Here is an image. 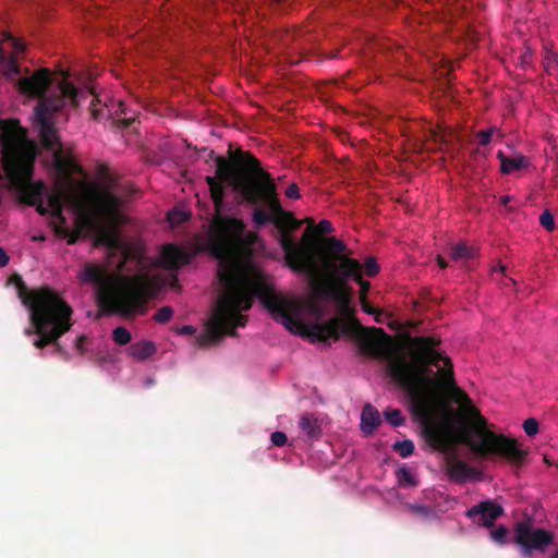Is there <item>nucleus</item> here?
I'll return each mask as SVG.
<instances>
[{
    "mask_svg": "<svg viewBox=\"0 0 558 558\" xmlns=\"http://www.w3.org/2000/svg\"><path fill=\"white\" fill-rule=\"evenodd\" d=\"M206 183L216 210L209 226L208 250L218 260L217 276L222 289L206 331L195 338L197 347L207 348L225 336H236L235 328L244 327L247 322L242 312L250 310L254 298H257L277 323L294 335L307 336L312 341H337L340 335H360L361 347L366 353L388 360L389 376L405 391L409 400H429V336L410 338L411 360H408L404 354L390 350V338L383 328L368 329L379 336V341L368 336L354 318L336 316L324 324H304L303 300L278 294L262 270L240 260L242 250L253 244L256 235L248 233L244 236L245 225L241 219L221 216L226 197L223 183L231 184L217 173L216 177H206Z\"/></svg>",
    "mask_w": 558,
    "mask_h": 558,
    "instance_id": "obj_1",
    "label": "nucleus"
},
{
    "mask_svg": "<svg viewBox=\"0 0 558 558\" xmlns=\"http://www.w3.org/2000/svg\"><path fill=\"white\" fill-rule=\"evenodd\" d=\"M228 160L223 156H217L214 150H208L207 160L215 161L219 178L228 181L246 203L256 206L252 217L255 226L275 225L284 253L288 243L296 248L308 250V246L298 244L290 235L291 231L301 227L302 221L282 208L274 180L262 168L260 161L252 153L242 149L232 151L230 148Z\"/></svg>",
    "mask_w": 558,
    "mask_h": 558,
    "instance_id": "obj_2",
    "label": "nucleus"
},
{
    "mask_svg": "<svg viewBox=\"0 0 558 558\" xmlns=\"http://www.w3.org/2000/svg\"><path fill=\"white\" fill-rule=\"evenodd\" d=\"M52 74L48 69H39L32 75L19 81V89L22 94L38 98L35 107V124L43 147L51 151L52 165L57 172L65 178L81 172L69 151H65L60 143L58 130L54 126V114L64 106L76 107L81 92L63 77L49 95L46 92L52 86Z\"/></svg>",
    "mask_w": 558,
    "mask_h": 558,
    "instance_id": "obj_3",
    "label": "nucleus"
},
{
    "mask_svg": "<svg viewBox=\"0 0 558 558\" xmlns=\"http://www.w3.org/2000/svg\"><path fill=\"white\" fill-rule=\"evenodd\" d=\"M286 263L293 271L307 277L310 286L320 296L333 300L341 306L349 304L348 279L338 272L342 253L347 251L343 241L335 236L325 238L315 255L311 248L301 250L286 244Z\"/></svg>",
    "mask_w": 558,
    "mask_h": 558,
    "instance_id": "obj_4",
    "label": "nucleus"
},
{
    "mask_svg": "<svg viewBox=\"0 0 558 558\" xmlns=\"http://www.w3.org/2000/svg\"><path fill=\"white\" fill-rule=\"evenodd\" d=\"M10 280L15 284L19 298L29 313L32 326L25 329V335L38 336L33 342L37 349L53 344L56 350H60L58 340L72 326V307L49 287L29 290L19 275L12 276Z\"/></svg>",
    "mask_w": 558,
    "mask_h": 558,
    "instance_id": "obj_5",
    "label": "nucleus"
},
{
    "mask_svg": "<svg viewBox=\"0 0 558 558\" xmlns=\"http://www.w3.org/2000/svg\"><path fill=\"white\" fill-rule=\"evenodd\" d=\"M81 280L98 287L97 303L107 313L130 315L144 311L150 284L146 276L112 277L102 267L87 264Z\"/></svg>",
    "mask_w": 558,
    "mask_h": 558,
    "instance_id": "obj_6",
    "label": "nucleus"
},
{
    "mask_svg": "<svg viewBox=\"0 0 558 558\" xmlns=\"http://www.w3.org/2000/svg\"><path fill=\"white\" fill-rule=\"evenodd\" d=\"M3 171L23 203L36 206L40 215L51 214L49 201L43 202L46 186L41 182H32V174L37 148L29 142L22 141L13 134L4 133L1 137Z\"/></svg>",
    "mask_w": 558,
    "mask_h": 558,
    "instance_id": "obj_7",
    "label": "nucleus"
},
{
    "mask_svg": "<svg viewBox=\"0 0 558 558\" xmlns=\"http://www.w3.org/2000/svg\"><path fill=\"white\" fill-rule=\"evenodd\" d=\"M513 532V541L524 557L531 556L532 551L545 553L555 539L553 532L534 527L530 520L517 522Z\"/></svg>",
    "mask_w": 558,
    "mask_h": 558,
    "instance_id": "obj_8",
    "label": "nucleus"
},
{
    "mask_svg": "<svg viewBox=\"0 0 558 558\" xmlns=\"http://www.w3.org/2000/svg\"><path fill=\"white\" fill-rule=\"evenodd\" d=\"M121 204V198L111 191H99L94 197L93 210L83 209L77 220L84 226L94 227L105 220L116 219L119 216Z\"/></svg>",
    "mask_w": 558,
    "mask_h": 558,
    "instance_id": "obj_9",
    "label": "nucleus"
},
{
    "mask_svg": "<svg viewBox=\"0 0 558 558\" xmlns=\"http://www.w3.org/2000/svg\"><path fill=\"white\" fill-rule=\"evenodd\" d=\"M2 38L9 49L0 44V70L5 76L13 78L20 74L16 57L26 50V45L9 32H3Z\"/></svg>",
    "mask_w": 558,
    "mask_h": 558,
    "instance_id": "obj_10",
    "label": "nucleus"
},
{
    "mask_svg": "<svg viewBox=\"0 0 558 558\" xmlns=\"http://www.w3.org/2000/svg\"><path fill=\"white\" fill-rule=\"evenodd\" d=\"M504 514V508L493 501L484 500L466 510L465 515L469 519L475 520L478 518L477 523L484 527H493L495 521Z\"/></svg>",
    "mask_w": 558,
    "mask_h": 558,
    "instance_id": "obj_11",
    "label": "nucleus"
},
{
    "mask_svg": "<svg viewBox=\"0 0 558 558\" xmlns=\"http://www.w3.org/2000/svg\"><path fill=\"white\" fill-rule=\"evenodd\" d=\"M62 193L58 192L49 195V205L51 207V216L58 221V226L54 227L56 234L59 238L66 239L68 244L72 245L76 243L81 230L71 231L65 227L66 219L62 214Z\"/></svg>",
    "mask_w": 558,
    "mask_h": 558,
    "instance_id": "obj_12",
    "label": "nucleus"
},
{
    "mask_svg": "<svg viewBox=\"0 0 558 558\" xmlns=\"http://www.w3.org/2000/svg\"><path fill=\"white\" fill-rule=\"evenodd\" d=\"M446 471L449 480L458 484H463L468 481H478L482 478L481 471L456 457L448 459Z\"/></svg>",
    "mask_w": 558,
    "mask_h": 558,
    "instance_id": "obj_13",
    "label": "nucleus"
},
{
    "mask_svg": "<svg viewBox=\"0 0 558 558\" xmlns=\"http://www.w3.org/2000/svg\"><path fill=\"white\" fill-rule=\"evenodd\" d=\"M338 272L342 276L344 279H353L355 280L360 287H361V295H366L371 283L363 279L362 276V265L359 260L350 258L345 252L342 253V256L340 258V267L338 268Z\"/></svg>",
    "mask_w": 558,
    "mask_h": 558,
    "instance_id": "obj_14",
    "label": "nucleus"
},
{
    "mask_svg": "<svg viewBox=\"0 0 558 558\" xmlns=\"http://www.w3.org/2000/svg\"><path fill=\"white\" fill-rule=\"evenodd\" d=\"M191 258L192 256L189 252L174 244L165 245L160 253V263L169 270L179 269L189 264Z\"/></svg>",
    "mask_w": 558,
    "mask_h": 558,
    "instance_id": "obj_15",
    "label": "nucleus"
},
{
    "mask_svg": "<svg viewBox=\"0 0 558 558\" xmlns=\"http://www.w3.org/2000/svg\"><path fill=\"white\" fill-rule=\"evenodd\" d=\"M381 418L378 410L372 404H366L361 413V429L364 434L371 435L380 425Z\"/></svg>",
    "mask_w": 558,
    "mask_h": 558,
    "instance_id": "obj_16",
    "label": "nucleus"
},
{
    "mask_svg": "<svg viewBox=\"0 0 558 558\" xmlns=\"http://www.w3.org/2000/svg\"><path fill=\"white\" fill-rule=\"evenodd\" d=\"M299 426L310 440H317L322 436L319 421L312 413L304 414L300 420Z\"/></svg>",
    "mask_w": 558,
    "mask_h": 558,
    "instance_id": "obj_17",
    "label": "nucleus"
},
{
    "mask_svg": "<svg viewBox=\"0 0 558 558\" xmlns=\"http://www.w3.org/2000/svg\"><path fill=\"white\" fill-rule=\"evenodd\" d=\"M497 157L501 163V172L505 174H509L514 170L523 169L529 165V160L522 155L507 157L502 151H498Z\"/></svg>",
    "mask_w": 558,
    "mask_h": 558,
    "instance_id": "obj_18",
    "label": "nucleus"
},
{
    "mask_svg": "<svg viewBox=\"0 0 558 558\" xmlns=\"http://www.w3.org/2000/svg\"><path fill=\"white\" fill-rule=\"evenodd\" d=\"M129 354L136 360L144 361L151 355H154L157 351L156 345L153 341L142 340L132 343L129 349Z\"/></svg>",
    "mask_w": 558,
    "mask_h": 558,
    "instance_id": "obj_19",
    "label": "nucleus"
},
{
    "mask_svg": "<svg viewBox=\"0 0 558 558\" xmlns=\"http://www.w3.org/2000/svg\"><path fill=\"white\" fill-rule=\"evenodd\" d=\"M476 256V250L465 243H457L450 248V257L456 263L466 265Z\"/></svg>",
    "mask_w": 558,
    "mask_h": 558,
    "instance_id": "obj_20",
    "label": "nucleus"
},
{
    "mask_svg": "<svg viewBox=\"0 0 558 558\" xmlns=\"http://www.w3.org/2000/svg\"><path fill=\"white\" fill-rule=\"evenodd\" d=\"M97 240L109 248H118L121 245V240L117 230L106 226L99 229Z\"/></svg>",
    "mask_w": 558,
    "mask_h": 558,
    "instance_id": "obj_21",
    "label": "nucleus"
},
{
    "mask_svg": "<svg viewBox=\"0 0 558 558\" xmlns=\"http://www.w3.org/2000/svg\"><path fill=\"white\" fill-rule=\"evenodd\" d=\"M405 511L423 519L435 518V510L430 506L405 504Z\"/></svg>",
    "mask_w": 558,
    "mask_h": 558,
    "instance_id": "obj_22",
    "label": "nucleus"
},
{
    "mask_svg": "<svg viewBox=\"0 0 558 558\" xmlns=\"http://www.w3.org/2000/svg\"><path fill=\"white\" fill-rule=\"evenodd\" d=\"M397 480H398V484L400 486H410V487H414L417 485V480L415 478V476L411 473L410 469H408L407 466H402L400 468L397 473Z\"/></svg>",
    "mask_w": 558,
    "mask_h": 558,
    "instance_id": "obj_23",
    "label": "nucleus"
},
{
    "mask_svg": "<svg viewBox=\"0 0 558 558\" xmlns=\"http://www.w3.org/2000/svg\"><path fill=\"white\" fill-rule=\"evenodd\" d=\"M312 229H315L319 233L328 234V233L332 232V225H331V222L329 220H326V219L320 220L317 226L312 225V227H310L303 233L302 241L304 243H308L310 242V231Z\"/></svg>",
    "mask_w": 558,
    "mask_h": 558,
    "instance_id": "obj_24",
    "label": "nucleus"
},
{
    "mask_svg": "<svg viewBox=\"0 0 558 558\" xmlns=\"http://www.w3.org/2000/svg\"><path fill=\"white\" fill-rule=\"evenodd\" d=\"M414 444L410 439L397 441L393 444V450L397 451L402 458H408L414 452Z\"/></svg>",
    "mask_w": 558,
    "mask_h": 558,
    "instance_id": "obj_25",
    "label": "nucleus"
},
{
    "mask_svg": "<svg viewBox=\"0 0 558 558\" xmlns=\"http://www.w3.org/2000/svg\"><path fill=\"white\" fill-rule=\"evenodd\" d=\"M113 341L120 345L128 344L131 339V332L125 327H117L112 331Z\"/></svg>",
    "mask_w": 558,
    "mask_h": 558,
    "instance_id": "obj_26",
    "label": "nucleus"
},
{
    "mask_svg": "<svg viewBox=\"0 0 558 558\" xmlns=\"http://www.w3.org/2000/svg\"><path fill=\"white\" fill-rule=\"evenodd\" d=\"M384 415L392 426H401L404 423V417L399 409H388L384 411Z\"/></svg>",
    "mask_w": 558,
    "mask_h": 558,
    "instance_id": "obj_27",
    "label": "nucleus"
},
{
    "mask_svg": "<svg viewBox=\"0 0 558 558\" xmlns=\"http://www.w3.org/2000/svg\"><path fill=\"white\" fill-rule=\"evenodd\" d=\"M508 534L509 530L504 525H499L490 532V537L497 544L505 545L508 542Z\"/></svg>",
    "mask_w": 558,
    "mask_h": 558,
    "instance_id": "obj_28",
    "label": "nucleus"
},
{
    "mask_svg": "<svg viewBox=\"0 0 558 558\" xmlns=\"http://www.w3.org/2000/svg\"><path fill=\"white\" fill-rule=\"evenodd\" d=\"M544 64L547 73L554 75L558 71V56L553 51H548L545 56Z\"/></svg>",
    "mask_w": 558,
    "mask_h": 558,
    "instance_id": "obj_29",
    "label": "nucleus"
},
{
    "mask_svg": "<svg viewBox=\"0 0 558 558\" xmlns=\"http://www.w3.org/2000/svg\"><path fill=\"white\" fill-rule=\"evenodd\" d=\"M173 316V310L170 306L160 307L154 315V319L159 324L168 323Z\"/></svg>",
    "mask_w": 558,
    "mask_h": 558,
    "instance_id": "obj_30",
    "label": "nucleus"
},
{
    "mask_svg": "<svg viewBox=\"0 0 558 558\" xmlns=\"http://www.w3.org/2000/svg\"><path fill=\"white\" fill-rule=\"evenodd\" d=\"M541 226L547 230L553 231L555 229V219L549 210H544L539 216Z\"/></svg>",
    "mask_w": 558,
    "mask_h": 558,
    "instance_id": "obj_31",
    "label": "nucleus"
},
{
    "mask_svg": "<svg viewBox=\"0 0 558 558\" xmlns=\"http://www.w3.org/2000/svg\"><path fill=\"white\" fill-rule=\"evenodd\" d=\"M119 108H120L121 114H123V117H121L117 121L119 126L124 128V129L130 128L133 124V122L135 121V117H133V116L128 117L126 106L123 102L119 104Z\"/></svg>",
    "mask_w": 558,
    "mask_h": 558,
    "instance_id": "obj_32",
    "label": "nucleus"
},
{
    "mask_svg": "<svg viewBox=\"0 0 558 558\" xmlns=\"http://www.w3.org/2000/svg\"><path fill=\"white\" fill-rule=\"evenodd\" d=\"M360 302H361V306H362V310L367 313V314H371V315H375V319L377 323H381V319L379 318V316L381 315V312L375 310L367 301V298L366 295H360Z\"/></svg>",
    "mask_w": 558,
    "mask_h": 558,
    "instance_id": "obj_33",
    "label": "nucleus"
},
{
    "mask_svg": "<svg viewBox=\"0 0 558 558\" xmlns=\"http://www.w3.org/2000/svg\"><path fill=\"white\" fill-rule=\"evenodd\" d=\"M523 429L527 436H534L538 433V422L537 420L530 417L524 421Z\"/></svg>",
    "mask_w": 558,
    "mask_h": 558,
    "instance_id": "obj_34",
    "label": "nucleus"
},
{
    "mask_svg": "<svg viewBox=\"0 0 558 558\" xmlns=\"http://www.w3.org/2000/svg\"><path fill=\"white\" fill-rule=\"evenodd\" d=\"M364 268H365V274L368 277H374L375 275H377L379 272V265L377 264V262L374 257H368L365 260Z\"/></svg>",
    "mask_w": 558,
    "mask_h": 558,
    "instance_id": "obj_35",
    "label": "nucleus"
},
{
    "mask_svg": "<svg viewBox=\"0 0 558 558\" xmlns=\"http://www.w3.org/2000/svg\"><path fill=\"white\" fill-rule=\"evenodd\" d=\"M497 130L495 128H490V129L478 132L477 133L478 144L482 146H486L487 144H489L492 141L493 134Z\"/></svg>",
    "mask_w": 558,
    "mask_h": 558,
    "instance_id": "obj_36",
    "label": "nucleus"
},
{
    "mask_svg": "<svg viewBox=\"0 0 558 558\" xmlns=\"http://www.w3.org/2000/svg\"><path fill=\"white\" fill-rule=\"evenodd\" d=\"M270 440L274 446L282 447L287 444L288 437L283 432H274L270 436Z\"/></svg>",
    "mask_w": 558,
    "mask_h": 558,
    "instance_id": "obj_37",
    "label": "nucleus"
},
{
    "mask_svg": "<svg viewBox=\"0 0 558 558\" xmlns=\"http://www.w3.org/2000/svg\"><path fill=\"white\" fill-rule=\"evenodd\" d=\"M286 196L288 198H292V199L300 198L301 195H300L299 186L295 183H293L290 186H288L287 190H286Z\"/></svg>",
    "mask_w": 558,
    "mask_h": 558,
    "instance_id": "obj_38",
    "label": "nucleus"
},
{
    "mask_svg": "<svg viewBox=\"0 0 558 558\" xmlns=\"http://www.w3.org/2000/svg\"><path fill=\"white\" fill-rule=\"evenodd\" d=\"M196 329L193 326L186 325L179 329H177V332L179 335H193L195 333Z\"/></svg>",
    "mask_w": 558,
    "mask_h": 558,
    "instance_id": "obj_39",
    "label": "nucleus"
},
{
    "mask_svg": "<svg viewBox=\"0 0 558 558\" xmlns=\"http://www.w3.org/2000/svg\"><path fill=\"white\" fill-rule=\"evenodd\" d=\"M9 255L4 251V248L0 247V267H4L9 264Z\"/></svg>",
    "mask_w": 558,
    "mask_h": 558,
    "instance_id": "obj_40",
    "label": "nucleus"
},
{
    "mask_svg": "<svg viewBox=\"0 0 558 558\" xmlns=\"http://www.w3.org/2000/svg\"><path fill=\"white\" fill-rule=\"evenodd\" d=\"M85 341H86V337L84 335L76 338L75 347L77 348V350H80V352L84 351L83 345H84Z\"/></svg>",
    "mask_w": 558,
    "mask_h": 558,
    "instance_id": "obj_41",
    "label": "nucleus"
},
{
    "mask_svg": "<svg viewBox=\"0 0 558 558\" xmlns=\"http://www.w3.org/2000/svg\"><path fill=\"white\" fill-rule=\"evenodd\" d=\"M512 197L510 195H504L500 198V204L504 206H508V204L511 202Z\"/></svg>",
    "mask_w": 558,
    "mask_h": 558,
    "instance_id": "obj_42",
    "label": "nucleus"
},
{
    "mask_svg": "<svg viewBox=\"0 0 558 558\" xmlns=\"http://www.w3.org/2000/svg\"><path fill=\"white\" fill-rule=\"evenodd\" d=\"M437 263H438L440 268H446L447 265H448L446 259L441 255L437 256Z\"/></svg>",
    "mask_w": 558,
    "mask_h": 558,
    "instance_id": "obj_43",
    "label": "nucleus"
},
{
    "mask_svg": "<svg viewBox=\"0 0 558 558\" xmlns=\"http://www.w3.org/2000/svg\"><path fill=\"white\" fill-rule=\"evenodd\" d=\"M272 3L275 4H283L284 2H287L288 0H270Z\"/></svg>",
    "mask_w": 558,
    "mask_h": 558,
    "instance_id": "obj_44",
    "label": "nucleus"
},
{
    "mask_svg": "<svg viewBox=\"0 0 558 558\" xmlns=\"http://www.w3.org/2000/svg\"><path fill=\"white\" fill-rule=\"evenodd\" d=\"M550 558H558V546H557V549L550 556Z\"/></svg>",
    "mask_w": 558,
    "mask_h": 558,
    "instance_id": "obj_45",
    "label": "nucleus"
},
{
    "mask_svg": "<svg viewBox=\"0 0 558 558\" xmlns=\"http://www.w3.org/2000/svg\"><path fill=\"white\" fill-rule=\"evenodd\" d=\"M554 75H556V76H557V78H558V71H556V73H555Z\"/></svg>",
    "mask_w": 558,
    "mask_h": 558,
    "instance_id": "obj_46",
    "label": "nucleus"
}]
</instances>
